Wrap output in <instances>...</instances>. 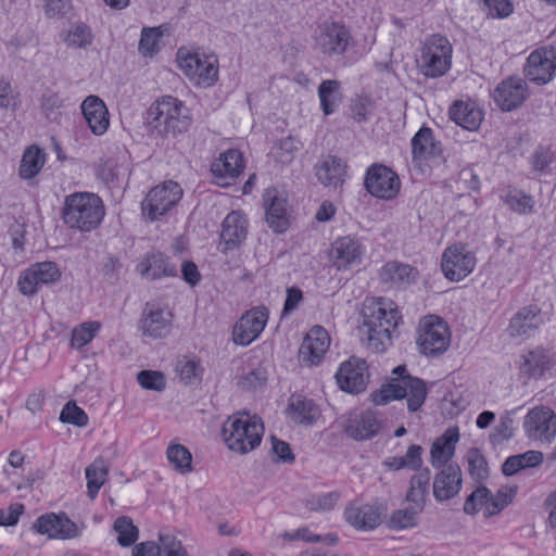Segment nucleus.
Masks as SVG:
<instances>
[{
	"mask_svg": "<svg viewBox=\"0 0 556 556\" xmlns=\"http://www.w3.org/2000/svg\"><path fill=\"white\" fill-rule=\"evenodd\" d=\"M395 303L389 299L377 298L368 301L363 308V325L367 345L376 353L383 352L392 341V332L400 321Z\"/></svg>",
	"mask_w": 556,
	"mask_h": 556,
	"instance_id": "nucleus-1",
	"label": "nucleus"
},
{
	"mask_svg": "<svg viewBox=\"0 0 556 556\" xmlns=\"http://www.w3.org/2000/svg\"><path fill=\"white\" fill-rule=\"evenodd\" d=\"M190 109L177 98L165 96L154 102L148 112L150 127L161 137H177L192 125Z\"/></svg>",
	"mask_w": 556,
	"mask_h": 556,
	"instance_id": "nucleus-2",
	"label": "nucleus"
},
{
	"mask_svg": "<svg viewBox=\"0 0 556 556\" xmlns=\"http://www.w3.org/2000/svg\"><path fill=\"white\" fill-rule=\"evenodd\" d=\"M104 214L102 200L94 193L75 192L64 200L62 217L72 229L91 231L101 224Z\"/></svg>",
	"mask_w": 556,
	"mask_h": 556,
	"instance_id": "nucleus-3",
	"label": "nucleus"
},
{
	"mask_svg": "<svg viewBox=\"0 0 556 556\" xmlns=\"http://www.w3.org/2000/svg\"><path fill=\"white\" fill-rule=\"evenodd\" d=\"M264 432L261 419L248 413H237L223 425V439L227 447L239 454H247L260 445Z\"/></svg>",
	"mask_w": 556,
	"mask_h": 556,
	"instance_id": "nucleus-4",
	"label": "nucleus"
},
{
	"mask_svg": "<svg viewBox=\"0 0 556 556\" xmlns=\"http://www.w3.org/2000/svg\"><path fill=\"white\" fill-rule=\"evenodd\" d=\"M179 70L199 88H210L218 80L219 63L213 53L179 48L176 55Z\"/></svg>",
	"mask_w": 556,
	"mask_h": 556,
	"instance_id": "nucleus-5",
	"label": "nucleus"
},
{
	"mask_svg": "<svg viewBox=\"0 0 556 556\" xmlns=\"http://www.w3.org/2000/svg\"><path fill=\"white\" fill-rule=\"evenodd\" d=\"M418 52L416 65L425 77L438 78L450 71L453 46L447 38L433 35L420 45Z\"/></svg>",
	"mask_w": 556,
	"mask_h": 556,
	"instance_id": "nucleus-6",
	"label": "nucleus"
},
{
	"mask_svg": "<svg viewBox=\"0 0 556 556\" xmlns=\"http://www.w3.org/2000/svg\"><path fill=\"white\" fill-rule=\"evenodd\" d=\"M427 389L425 382L416 377L406 376L396 382L383 384L381 389L372 394V402L376 405H386L391 401L406 399L409 412H417L425 403Z\"/></svg>",
	"mask_w": 556,
	"mask_h": 556,
	"instance_id": "nucleus-7",
	"label": "nucleus"
},
{
	"mask_svg": "<svg viewBox=\"0 0 556 556\" xmlns=\"http://www.w3.org/2000/svg\"><path fill=\"white\" fill-rule=\"evenodd\" d=\"M451 344V332L446 323L438 316H426L418 325L417 345L421 354L435 357Z\"/></svg>",
	"mask_w": 556,
	"mask_h": 556,
	"instance_id": "nucleus-8",
	"label": "nucleus"
},
{
	"mask_svg": "<svg viewBox=\"0 0 556 556\" xmlns=\"http://www.w3.org/2000/svg\"><path fill=\"white\" fill-rule=\"evenodd\" d=\"M516 491L513 488H502L492 494L485 486H478L465 501L464 513L477 515L482 511L489 518L500 514L514 500Z\"/></svg>",
	"mask_w": 556,
	"mask_h": 556,
	"instance_id": "nucleus-9",
	"label": "nucleus"
},
{
	"mask_svg": "<svg viewBox=\"0 0 556 556\" xmlns=\"http://www.w3.org/2000/svg\"><path fill=\"white\" fill-rule=\"evenodd\" d=\"M477 264L475 253L463 243L447 247L441 258V268L444 276L451 281H460L469 276Z\"/></svg>",
	"mask_w": 556,
	"mask_h": 556,
	"instance_id": "nucleus-10",
	"label": "nucleus"
},
{
	"mask_svg": "<svg viewBox=\"0 0 556 556\" xmlns=\"http://www.w3.org/2000/svg\"><path fill=\"white\" fill-rule=\"evenodd\" d=\"M182 189L175 181H166L154 187L142 202L143 214L155 220L172 210L181 199Z\"/></svg>",
	"mask_w": 556,
	"mask_h": 556,
	"instance_id": "nucleus-11",
	"label": "nucleus"
},
{
	"mask_svg": "<svg viewBox=\"0 0 556 556\" xmlns=\"http://www.w3.org/2000/svg\"><path fill=\"white\" fill-rule=\"evenodd\" d=\"M349 30L340 23L325 22L314 33V49L326 56L344 53L350 42Z\"/></svg>",
	"mask_w": 556,
	"mask_h": 556,
	"instance_id": "nucleus-12",
	"label": "nucleus"
},
{
	"mask_svg": "<svg viewBox=\"0 0 556 556\" xmlns=\"http://www.w3.org/2000/svg\"><path fill=\"white\" fill-rule=\"evenodd\" d=\"M523 430L532 441L551 443L556 435V414L549 407L535 406L525 416Z\"/></svg>",
	"mask_w": 556,
	"mask_h": 556,
	"instance_id": "nucleus-13",
	"label": "nucleus"
},
{
	"mask_svg": "<svg viewBox=\"0 0 556 556\" xmlns=\"http://www.w3.org/2000/svg\"><path fill=\"white\" fill-rule=\"evenodd\" d=\"M365 187L375 198L392 200L400 192L401 181L391 168L384 165H372L366 173Z\"/></svg>",
	"mask_w": 556,
	"mask_h": 556,
	"instance_id": "nucleus-14",
	"label": "nucleus"
},
{
	"mask_svg": "<svg viewBox=\"0 0 556 556\" xmlns=\"http://www.w3.org/2000/svg\"><path fill=\"white\" fill-rule=\"evenodd\" d=\"M330 344V336L324 327L318 325L312 327L300 345V362L307 367L318 366L324 361Z\"/></svg>",
	"mask_w": 556,
	"mask_h": 556,
	"instance_id": "nucleus-15",
	"label": "nucleus"
},
{
	"mask_svg": "<svg viewBox=\"0 0 556 556\" xmlns=\"http://www.w3.org/2000/svg\"><path fill=\"white\" fill-rule=\"evenodd\" d=\"M268 320V311L264 306H256L248 311L236 323L232 330V339L237 345H249L264 330Z\"/></svg>",
	"mask_w": 556,
	"mask_h": 556,
	"instance_id": "nucleus-16",
	"label": "nucleus"
},
{
	"mask_svg": "<svg viewBox=\"0 0 556 556\" xmlns=\"http://www.w3.org/2000/svg\"><path fill=\"white\" fill-rule=\"evenodd\" d=\"M525 72L538 85L549 83L556 75V48L543 47L533 51L528 56Z\"/></svg>",
	"mask_w": 556,
	"mask_h": 556,
	"instance_id": "nucleus-17",
	"label": "nucleus"
},
{
	"mask_svg": "<svg viewBox=\"0 0 556 556\" xmlns=\"http://www.w3.org/2000/svg\"><path fill=\"white\" fill-rule=\"evenodd\" d=\"M266 222L277 233L285 232L289 227L288 199L285 191L267 188L263 194Z\"/></svg>",
	"mask_w": 556,
	"mask_h": 556,
	"instance_id": "nucleus-18",
	"label": "nucleus"
},
{
	"mask_svg": "<svg viewBox=\"0 0 556 556\" xmlns=\"http://www.w3.org/2000/svg\"><path fill=\"white\" fill-rule=\"evenodd\" d=\"M34 529L53 540H72L81 534L79 527L65 514L42 515L34 523Z\"/></svg>",
	"mask_w": 556,
	"mask_h": 556,
	"instance_id": "nucleus-19",
	"label": "nucleus"
},
{
	"mask_svg": "<svg viewBox=\"0 0 556 556\" xmlns=\"http://www.w3.org/2000/svg\"><path fill=\"white\" fill-rule=\"evenodd\" d=\"M174 315L168 308L147 305L139 328L144 337L159 340L167 337L173 327Z\"/></svg>",
	"mask_w": 556,
	"mask_h": 556,
	"instance_id": "nucleus-20",
	"label": "nucleus"
},
{
	"mask_svg": "<svg viewBox=\"0 0 556 556\" xmlns=\"http://www.w3.org/2000/svg\"><path fill=\"white\" fill-rule=\"evenodd\" d=\"M336 379L341 390L349 393L362 392L368 380L366 362L363 358L350 357L340 365Z\"/></svg>",
	"mask_w": 556,
	"mask_h": 556,
	"instance_id": "nucleus-21",
	"label": "nucleus"
},
{
	"mask_svg": "<svg viewBox=\"0 0 556 556\" xmlns=\"http://www.w3.org/2000/svg\"><path fill=\"white\" fill-rule=\"evenodd\" d=\"M463 486V473L457 464L441 468L432 480V494L437 502H446L457 496Z\"/></svg>",
	"mask_w": 556,
	"mask_h": 556,
	"instance_id": "nucleus-22",
	"label": "nucleus"
},
{
	"mask_svg": "<svg viewBox=\"0 0 556 556\" xmlns=\"http://www.w3.org/2000/svg\"><path fill=\"white\" fill-rule=\"evenodd\" d=\"M363 254L362 243L352 237L338 238L329 251L330 261L339 270L358 265L362 262Z\"/></svg>",
	"mask_w": 556,
	"mask_h": 556,
	"instance_id": "nucleus-23",
	"label": "nucleus"
},
{
	"mask_svg": "<svg viewBox=\"0 0 556 556\" xmlns=\"http://www.w3.org/2000/svg\"><path fill=\"white\" fill-rule=\"evenodd\" d=\"M527 98V85L520 77L503 80L494 91V100L503 111L520 106Z\"/></svg>",
	"mask_w": 556,
	"mask_h": 556,
	"instance_id": "nucleus-24",
	"label": "nucleus"
},
{
	"mask_svg": "<svg viewBox=\"0 0 556 556\" xmlns=\"http://www.w3.org/2000/svg\"><path fill=\"white\" fill-rule=\"evenodd\" d=\"M84 118L94 136H102L110 126L108 108L98 96H88L80 105Z\"/></svg>",
	"mask_w": 556,
	"mask_h": 556,
	"instance_id": "nucleus-25",
	"label": "nucleus"
},
{
	"mask_svg": "<svg viewBox=\"0 0 556 556\" xmlns=\"http://www.w3.org/2000/svg\"><path fill=\"white\" fill-rule=\"evenodd\" d=\"M212 174L222 186H227L243 170V157L238 150H228L211 166Z\"/></svg>",
	"mask_w": 556,
	"mask_h": 556,
	"instance_id": "nucleus-26",
	"label": "nucleus"
},
{
	"mask_svg": "<svg viewBox=\"0 0 556 556\" xmlns=\"http://www.w3.org/2000/svg\"><path fill=\"white\" fill-rule=\"evenodd\" d=\"M459 440V431L456 427H451L435 439L430 450V464L433 468H443L450 465L455 455L456 443Z\"/></svg>",
	"mask_w": 556,
	"mask_h": 556,
	"instance_id": "nucleus-27",
	"label": "nucleus"
},
{
	"mask_svg": "<svg viewBox=\"0 0 556 556\" xmlns=\"http://www.w3.org/2000/svg\"><path fill=\"white\" fill-rule=\"evenodd\" d=\"M541 311L535 305L520 308L510 319L508 333L513 338H525L542 325Z\"/></svg>",
	"mask_w": 556,
	"mask_h": 556,
	"instance_id": "nucleus-28",
	"label": "nucleus"
},
{
	"mask_svg": "<svg viewBox=\"0 0 556 556\" xmlns=\"http://www.w3.org/2000/svg\"><path fill=\"white\" fill-rule=\"evenodd\" d=\"M248 223L241 212L229 213L224 222L220 233V241L224 250H231L238 247L247 237Z\"/></svg>",
	"mask_w": 556,
	"mask_h": 556,
	"instance_id": "nucleus-29",
	"label": "nucleus"
},
{
	"mask_svg": "<svg viewBox=\"0 0 556 556\" xmlns=\"http://www.w3.org/2000/svg\"><path fill=\"white\" fill-rule=\"evenodd\" d=\"M346 164L334 155L323 159L315 167V174L320 184L326 187L338 188L344 182Z\"/></svg>",
	"mask_w": 556,
	"mask_h": 556,
	"instance_id": "nucleus-30",
	"label": "nucleus"
},
{
	"mask_svg": "<svg viewBox=\"0 0 556 556\" xmlns=\"http://www.w3.org/2000/svg\"><path fill=\"white\" fill-rule=\"evenodd\" d=\"M289 418L300 426H312L320 417L318 405L303 395H292L288 405Z\"/></svg>",
	"mask_w": 556,
	"mask_h": 556,
	"instance_id": "nucleus-31",
	"label": "nucleus"
},
{
	"mask_svg": "<svg viewBox=\"0 0 556 556\" xmlns=\"http://www.w3.org/2000/svg\"><path fill=\"white\" fill-rule=\"evenodd\" d=\"M448 114L457 125L470 131L478 130L483 121L482 111L472 101H456Z\"/></svg>",
	"mask_w": 556,
	"mask_h": 556,
	"instance_id": "nucleus-32",
	"label": "nucleus"
},
{
	"mask_svg": "<svg viewBox=\"0 0 556 556\" xmlns=\"http://www.w3.org/2000/svg\"><path fill=\"white\" fill-rule=\"evenodd\" d=\"M380 426L377 415L371 410H365L349 421L345 432L355 440H367L379 432Z\"/></svg>",
	"mask_w": 556,
	"mask_h": 556,
	"instance_id": "nucleus-33",
	"label": "nucleus"
},
{
	"mask_svg": "<svg viewBox=\"0 0 556 556\" xmlns=\"http://www.w3.org/2000/svg\"><path fill=\"white\" fill-rule=\"evenodd\" d=\"M137 271L141 277L151 280L176 275L175 266L169 264L167 258L161 253L147 255L137 265Z\"/></svg>",
	"mask_w": 556,
	"mask_h": 556,
	"instance_id": "nucleus-34",
	"label": "nucleus"
},
{
	"mask_svg": "<svg viewBox=\"0 0 556 556\" xmlns=\"http://www.w3.org/2000/svg\"><path fill=\"white\" fill-rule=\"evenodd\" d=\"M418 277V271L408 264L389 262L380 270V278L384 283L394 287H405Z\"/></svg>",
	"mask_w": 556,
	"mask_h": 556,
	"instance_id": "nucleus-35",
	"label": "nucleus"
},
{
	"mask_svg": "<svg viewBox=\"0 0 556 556\" xmlns=\"http://www.w3.org/2000/svg\"><path fill=\"white\" fill-rule=\"evenodd\" d=\"M413 159L421 164L424 161L434 159L440 155L441 147L433 140L430 128H421L412 139Z\"/></svg>",
	"mask_w": 556,
	"mask_h": 556,
	"instance_id": "nucleus-36",
	"label": "nucleus"
},
{
	"mask_svg": "<svg viewBox=\"0 0 556 556\" xmlns=\"http://www.w3.org/2000/svg\"><path fill=\"white\" fill-rule=\"evenodd\" d=\"M346 521L359 530H371L380 523V513L371 505L353 506L345 510Z\"/></svg>",
	"mask_w": 556,
	"mask_h": 556,
	"instance_id": "nucleus-37",
	"label": "nucleus"
},
{
	"mask_svg": "<svg viewBox=\"0 0 556 556\" xmlns=\"http://www.w3.org/2000/svg\"><path fill=\"white\" fill-rule=\"evenodd\" d=\"M549 355L543 348L525 352L520 357L519 368L528 376H542L549 367Z\"/></svg>",
	"mask_w": 556,
	"mask_h": 556,
	"instance_id": "nucleus-38",
	"label": "nucleus"
},
{
	"mask_svg": "<svg viewBox=\"0 0 556 556\" xmlns=\"http://www.w3.org/2000/svg\"><path fill=\"white\" fill-rule=\"evenodd\" d=\"M430 472L428 469L416 472L409 481V488L406 500L409 504L416 506L417 510H422L429 492Z\"/></svg>",
	"mask_w": 556,
	"mask_h": 556,
	"instance_id": "nucleus-39",
	"label": "nucleus"
},
{
	"mask_svg": "<svg viewBox=\"0 0 556 556\" xmlns=\"http://www.w3.org/2000/svg\"><path fill=\"white\" fill-rule=\"evenodd\" d=\"M61 38L68 48L87 50L91 47L94 35L85 23H74L63 30Z\"/></svg>",
	"mask_w": 556,
	"mask_h": 556,
	"instance_id": "nucleus-40",
	"label": "nucleus"
},
{
	"mask_svg": "<svg viewBox=\"0 0 556 556\" xmlns=\"http://www.w3.org/2000/svg\"><path fill=\"white\" fill-rule=\"evenodd\" d=\"M46 162L45 152L38 147L27 148L22 156L18 175L23 179H33L42 169Z\"/></svg>",
	"mask_w": 556,
	"mask_h": 556,
	"instance_id": "nucleus-41",
	"label": "nucleus"
},
{
	"mask_svg": "<svg viewBox=\"0 0 556 556\" xmlns=\"http://www.w3.org/2000/svg\"><path fill=\"white\" fill-rule=\"evenodd\" d=\"M318 98L324 114H332L342 100L340 83L334 79L321 81L318 87Z\"/></svg>",
	"mask_w": 556,
	"mask_h": 556,
	"instance_id": "nucleus-42",
	"label": "nucleus"
},
{
	"mask_svg": "<svg viewBox=\"0 0 556 556\" xmlns=\"http://www.w3.org/2000/svg\"><path fill=\"white\" fill-rule=\"evenodd\" d=\"M422 448L420 445L413 444L407 448L404 456L388 457L383 465L390 470L410 469L418 470L422 465Z\"/></svg>",
	"mask_w": 556,
	"mask_h": 556,
	"instance_id": "nucleus-43",
	"label": "nucleus"
},
{
	"mask_svg": "<svg viewBox=\"0 0 556 556\" xmlns=\"http://www.w3.org/2000/svg\"><path fill=\"white\" fill-rule=\"evenodd\" d=\"M175 371L184 384L194 386L201 381L203 368L198 358L185 356L177 361Z\"/></svg>",
	"mask_w": 556,
	"mask_h": 556,
	"instance_id": "nucleus-44",
	"label": "nucleus"
},
{
	"mask_svg": "<svg viewBox=\"0 0 556 556\" xmlns=\"http://www.w3.org/2000/svg\"><path fill=\"white\" fill-rule=\"evenodd\" d=\"M108 466L104 460L97 458L85 469L87 490L90 498H94L106 481L108 478Z\"/></svg>",
	"mask_w": 556,
	"mask_h": 556,
	"instance_id": "nucleus-45",
	"label": "nucleus"
},
{
	"mask_svg": "<svg viewBox=\"0 0 556 556\" xmlns=\"http://www.w3.org/2000/svg\"><path fill=\"white\" fill-rule=\"evenodd\" d=\"M542 460V453L536 451H528L523 454L509 456L503 464V473L513 476L522 469L540 465Z\"/></svg>",
	"mask_w": 556,
	"mask_h": 556,
	"instance_id": "nucleus-46",
	"label": "nucleus"
},
{
	"mask_svg": "<svg viewBox=\"0 0 556 556\" xmlns=\"http://www.w3.org/2000/svg\"><path fill=\"white\" fill-rule=\"evenodd\" d=\"M22 105L21 93L12 81L0 77V112L14 114Z\"/></svg>",
	"mask_w": 556,
	"mask_h": 556,
	"instance_id": "nucleus-47",
	"label": "nucleus"
},
{
	"mask_svg": "<svg viewBox=\"0 0 556 556\" xmlns=\"http://www.w3.org/2000/svg\"><path fill=\"white\" fill-rule=\"evenodd\" d=\"M166 457L173 468L179 473L186 475L192 471V455L180 443H172L166 450Z\"/></svg>",
	"mask_w": 556,
	"mask_h": 556,
	"instance_id": "nucleus-48",
	"label": "nucleus"
},
{
	"mask_svg": "<svg viewBox=\"0 0 556 556\" xmlns=\"http://www.w3.org/2000/svg\"><path fill=\"white\" fill-rule=\"evenodd\" d=\"M117 533V542L122 547H128L136 543L139 538V530L129 517H118L113 525Z\"/></svg>",
	"mask_w": 556,
	"mask_h": 556,
	"instance_id": "nucleus-49",
	"label": "nucleus"
},
{
	"mask_svg": "<svg viewBox=\"0 0 556 556\" xmlns=\"http://www.w3.org/2000/svg\"><path fill=\"white\" fill-rule=\"evenodd\" d=\"M163 31L161 27L142 29L139 40V52L144 58L153 56L161 48Z\"/></svg>",
	"mask_w": 556,
	"mask_h": 556,
	"instance_id": "nucleus-50",
	"label": "nucleus"
},
{
	"mask_svg": "<svg viewBox=\"0 0 556 556\" xmlns=\"http://www.w3.org/2000/svg\"><path fill=\"white\" fill-rule=\"evenodd\" d=\"M100 323L86 321L73 329L71 336V346L81 349L90 343L100 330Z\"/></svg>",
	"mask_w": 556,
	"mask_h": 556,
	"instance_id": "nucleus-51",
	"label": "nucleus"
},
{
	"mask_svg": "<svg viewBox=\"0 0 556 556\" xmlns=\"http://www.w3.org/2000/svg\"><path fill=\"white\" fill-rule=\"evenodd\" d=\"M157 548L160 556H189L187 548L182 542L173 533L160 532L157 535Z\"/></svg>",
	"mask_w": 556,
	"mask_h": 556,
	"instance_id": "nucleus-52",
	"label": "nucleus"
},
{
	"mask_svg": "<svg viewBox=\"0 0 556 556\" xmlns=\"http://www.w3.org/2000/svg\"><path fill=\"white\" fill-rule=\"evenodd\" d=\"M339 498L340 493L337 491L312 494L305 500V507L311 511L326 513L337 505Z\"/></svg>",
	"mask_w": 556,
	"mask_h": 556,
	"instance_id": "nucleus-53",
	"label": "nucleus"
},
{
	"mask_svg": "<svg viewBox=\"0 0 556 556\" xmlns=\"http://www.w3.org/2000/svg\"><path fill=\"white\" fill-rule=\"evenodd\" d=\"M502 198L505 204H507L513 211L520 214H528L533 208V198L520 190H508Z\"/></svg>",
	"mask_w": 556,
	"mask_h": 556,
	"instance_id": "nucleus-54",
	"label": "nucleus"
},
{
	"mask_svg": "<svg viewBox=\"0 0 556 556\" xmlns=\"http://www.w3.org/2000/svg\"><path fill=\"white\" fill-rule=\"evenodd\" d=\"M469 475L477 481H483L489 477V468L482 453L477 448H470L466 454Z\"/></svg>",
	"mask_w": 556,
	"mask_h": 556,
	"instance_id": "nucleus-55",
	"label": "nucleus"
},
{
	"mask_svg": "<svg viewBox=\"0 0 556 556\" xmlns=\"http://www.w3.org/2000/svg\"><path fill=\"white\" fill-rule=\"evenodd\" d=\"M421 510H417L416 506L410 504L408 508L395 510L390 518V526L396 529H406L416 525L417 515Z\"/></svg>",
	"mask_w": 556,
	"mask_h": 556,
	"instance_id": "nucleus-56",
	"label": "nucleus"
},
{
	"mask_svg": "<svg viewBox=\"0 0 556 556\" xmlns=\"http://www.w3.org/2000/svg\"><path fill=\"white\" fill-rule=\"evenodd\" d=\"M301 147L302 143L296 138L291 136L286 137L281 139L277 144L276 156L283 164L290 163L294 159L295 154L299 152Z\"/></svg>",
	"mask_w": 556,
	"mask_h": 556,
	"instance_id": "nucleus-57",
	"label": "nucleus"
},
{
	"mask_svg": "<svg viewBox=\"0 0 556 556\" xmlns=\"http://www.w3.org/2000/svg\"><path fill=\"white\" fill-rule=\"evenodd\" d=\"M33 273H35L39 285H47L55 282L61 274L56 265L52 262H40L30 266Z\"/></svg>",
	"mask_w": 556,
	"mask_h": 556,
	"instance_id": "nucleus-58",
	"label": "nucleus"
},
{
	"mask_svg": "<svg viewBox=\"0 0 556 556\" xmlns=\"http://www.w3.org/2000/svg\"><path fill=\"white\" fill-rule=\"evenodd\" d=\"M33 273H35L39 285H47L55 282L61 274L56 265L52 262H40L30 266Z\"/></svg>",
	"mask_w": 556,
	"mask_h": 556,
	"instance_id": "nucleus-59",
	"label": "nucleus"
},
{
	"mask_svg": "<svg viewBox=\"0 0 556 556\" xmlns=\"http://www.w3.org/2000/svg\"><path fill=\"white\" fill-rule=\"evenodd\" d=\"M482 10L491 17H507L513 13L511 0H478Z\"/></svg>",
	"mask_w": 556,
	"mask_h": 556,
	"instance_id": "nucleus-60",
	"label": "nucleus"
},
{
	"mask_svg": "<svg viewBox=\"0 0 556 556\" xmlns=\"http://www.w3.org/2000/svg\"><path fill=\"white\" fill-rule=\"evenodd\" d=\"M139 384L147 390L163 391L166 387V379L163 372L155 370H141L137 375Z\"/></svg>",
	"mask_w": 556,
	"mask_h": 556,
	"instance_id": "nucleus-61",
	"label": "nucleus"
},
{
	"mask_svg": "<svg viewBox=\"0 0 556 556\" xmlns=\"http://www.w3.org/2000/svg\"><path fill=\"white\" fill-rule=\"evenodd\" d=\"M60 420L64 424L85 427L88 424V416L75 403L68 402L64 405L60 414Z\"/></svg>",
	"mask_w": 556,
	"mask_h": 556,
	"instance_id": "nucleus-62",
	"label": "nucleus"
},
{
	"mask_svg": "<svg viewBox=\"0 0 556 556\" xmlns=\"http://www.w3.org/2000/svg\"><path fill=\"white\" fill-rule=\"evenodd\" d=\"M63 105V100L56 92H48L42 96L41 111L46 118L55 121L59 115V110Z\"/></svg>",
	"mask_w": 556,
	"mask_h": 556,
	"instance_id": "nucleus-63",
	"label": "nucleus"
},
{
	"mask_svg": "<svg viewBox=\"0 0 556 556\" xmlns=\"http://www.w3.org/2000/svg\"><path fill=\"white\" fill-rule=\"evenodd\" d=\"M36 274L33 273L31 268L28 267L27 269L23 270L20 275L17 286L18 290L23 295H33L38 291V288L40 287L36 276Z\"/></svg>",
	"mask_w": 556,
	"mask_h": 556,
	"instance_id": "nucleus-64",
	"label": "nucleus"
}]
</instances>
